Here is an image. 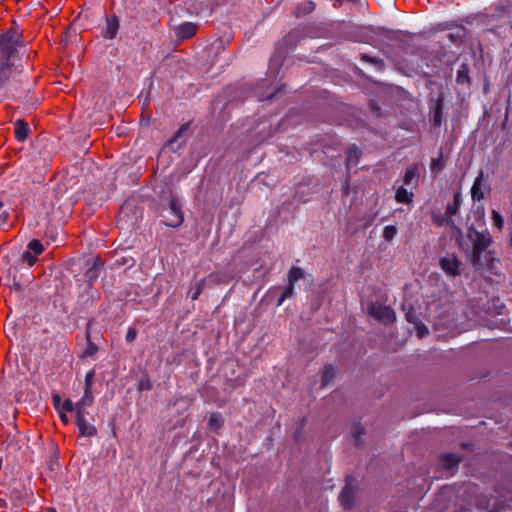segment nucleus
I'll return each instance as SVG.
<instances>
[{"mask_svg": "<svg viewBox=\"0 0 512 512\" xmlns=\"http://www.w3.org/2000/svg\"><path fill=\"white\" fill-rule=\"evenodd\" d=\"M18 35L7 31L0 35V101L7 95V87L12 76L11 59L18 48Z\"/></svg>", "mask_w": 512, "mask_h": 512, "instance_id": "1", "label": "nucleus"}, {"mask_svg": "<svg viewBox=\"0 0 512 512\" xmlns=\"http://www.w3.org/2000/svg\"><path fill=\"white\" fill-rule=\"evenodd\" d=\"M164 222L167 226L178 227L183 223L184 216L181 210V205L177 200L172 199L169 207L163 214Z\"/></svg>", "mask_w": 512, "mask_h": 512, "instance_id": "2", "label": "nucleus"}, {"mask_svg": "<svg viewBox=\"0 0 512 512\" xmlns=\"http://www.w3.org/2000/svg\"><path fill=\"white\" fill-rule=\"evenodd\" d=\"M368 313L370 316L386 324L394 322L396 318L394 311L389 306L379 303H371L368 306Z\"/></svg>", "mask_w": 512, "mask_h": 512, "instance_id": "3", "label": "nucleus"}, {"mask_svg": "<svg viewBox=\"0 0 512 512\" xmlns=\"http://www.w3.org/2000/svg\"><path fill=\"white\" fill-rule=\"evenodd\" d=\"M439 264L441 269L449 276H457L460 274V262L456 256L449 254L440 258Z\"/></svg>", "mask_w": 512, "mask_h": 512, "instance_id": "4", "label": "nucleus"}, {"mask_svg": "<svg viewBox=\"0 0 512 512\" xmlns=\"http://www.w3.org/2000/svg\"><path fill=\"white\" fill-rule=\"evenodd\" d=\"M488 189L487 184L484 180V173L480 171L478 176L475 178L474 183L471 187V197L474 202L481 201L485 197V193Z\"/></svg>", "mask_w": 512, "mask_h": 512, "instance_id": "5", "label": "nucleus"}, {"mask_svg": "<svg viewBox=\"0 0 512 512\" xmlns=\"http://www.w3.org/2000/svg\"><path fill=\"white\" fill-rule=\"evenodd\" d=\"M489 246V240L483 234L475 233V242L473 246V262H477L480 258V253Z\"/></svg>", "mask_w": 512, "mask_h": 512, "instance_id": "6", "label": "nucleus"}, {"mask_svg": "<svg viewBox=\"0 0 512 512\" xmlns=\"http://www.w3.org/2000/svg\"><path fill=\"white\" fill-rule=\"evenodd\" d=\"M175 34L181 39L189 38L195 35L197 26L192 22L182 23L174 28Z\"/></svg>", "mask_w": 512, "mask_h": 512, "instance_id": "7", "label": "nucleus"}, {"mask_svg": "<svg viewBox=\"0 0 512 512\" xmlns=\"http://www.w3.org/2000/svg\"><path fill=\"white\" fill-rule=\"evenodd\" d=\"M462 204V196L460 193H455L453 198V203L449 204L445 211V216L447 218L446 222L448 224H453L452 216L456 215Z\"/></svg>", "mask_w": 512, "mask_h": 512, "instance_id": "8", "label": "nucleus"}, {"mask_svg": "<svg viewBox=\"0 0 512 512\" xmlns=\"http://www.w3.org/2000/svg\"><path fill=\"white\" fill-rule=\"evenodd\" d=\"M353 496H354V488H353L351 482L347 481L346 485L342 489L340 496H339L341 505L345 508H349L352 504Z\"/></svg>", "mask_w": 512, "mask_h": 512, "instance_id": "9", "label": "nucleus"}, {"mask_svg": "<svg viewBox=\"0 0 512 512\" xmlns=\"http://www.w3.org/2000/svg\"><path fill=\"white\" fill-rule=\"evenodd\" d=\"M14 132L16 139L23 142L28 137L29 127L23 120L19 119L15 123Z\"/></svg>", "mask_w": 512, "mask_h": 512, "instance_id": "10", "label": "nucleus"}, {"mask_svg": "<svg viewBox=\"0 0 512 512\" xmlns=\"http://www.w3.org/2000/svg\"><path fill=\"white\" fill-rule=\"evenodd\" d=\"M119 28V24L116 18H108L106 23L105 31L103 35L106 39H112L115 37Z\"/></svg>", "mask_w": 512, "mask_h": 512, "instance_id": "11", "label": "nucleus"}, {"mask_svg": "<svg viewBox=\"0 0 512 512\" xmlns=\"http://www.w3.org/2000/svg\"><path fill=\"white\" fill-rule=\"evenodd\" d=\"M361 156V151L357 147L353 146L347 151L346 160H347V168L350 169L351 166L357 165L359 158Z\"/></svg>", "mask_w": 512, "mask_h": 512, "instance_id": "12", "label": "nucleus"}, {"mask_svg": "<svg viewBox=\"0 0 512 512\" xmlns=\"http://www.w3.org/2000/svg\"><path fill=\"white\" fill-rule=\"evenodd\" d=\"M413 196L414 195L411 191H408L404 187H399L396 190L395 199L399 203L409 204L412 202Z\"/></svg>", "mask_w": 512, "mask_h": 512, "instance_id": "13", "label": "nucleus"}, {"mask_svg": "<svg viewBox=\"0 0 512 512\" xmlns=\"http://www.w3.org/2000/svg\"><path fill=\"white\" fill-rule=\"evenodd\" d=\"M204 285H205V281L203 279L196 281L194 284L191 285V287L188 291V296L192 300L198 299V297L202 293Z\"/></svg>", "mask_w": 512, "mask_h": 512, "instance_id": "14", "label": "nucleus"}, {"mask_svg": "<svg viewBox=\"0 0 512 512\" xmlns=\"http://www.w3.org/2000/svg\"><path fill=\"white\" fill-rule=\"evenodd\" d=\"M92 403H93L92 393L87 395L86 392H84L82 399L80 401L76 402V412L85 413V409L87 407H90L92 405Z\"/></svg>", "mask_w": 512, "mask_h": 512, "instance_id": "15", "label": "nucleus"}, {"mask_svg": "<svg viewBox=\"0 0 512 512\" xmlns=\"http://www.w3.org/2000/svg\"><path fill=\"white\" fill-rule=\"evenodd\" d=\"M459 462V459L453 454H446L441 458L443 467L447 470L454 469Z\"/></svg>", "mask_w": 512, "mask_h": 512, "instance_id": "16", "label": "nucleus"}, {"mask_svg": "<svg viewBox=\"0 0 512 512\" xmlns=\"http://www.w3.org/2000/svg\"><path fill=\"white\" fill-rule=\"evenodd\" d=\"M418 177V169L416 166L409 167L404 175V184L410 185Z\"/></svg>", "mask_w": 512, "mask_h": 512, "instance_id": "17", "label": "nucleus"}, {"mask_svg": "<svg viewBox=\"0 0 512 512\" xmlns=\"http://www.w3.org/2000/svg\"><path fill=\"white\" fill-rule=\"evenodd\" d=\"M223 417L219 413H212L209 417V427L218 430L223 424Z\"/></svg>", "mask_w": 512, "mask_h": 512, "instance_id": "18", "label": "nucleus"}, {"mask_svg": "<svg viewBox=\"0 0 512 512\" xmlns=\"http://www.w3.org/2000/svg\"><path fill=\"white\" fill-rule=\"evenodd\" d=\"M303 277V271L299 267H293L288 273V283L293 284Z\"/></svg>", "mask_w": 512, "mask_h": 512, "instance_id": "19", "label": "nucleus"}, {"mask_svg": "<svg viewBox=\"0 0 512 512\" xmlns=\"http://www.w3.org/2000/svg\"><path fill=\"white\" fill-rule=\"evenodd\" d=\"M78 429H79L80 435L84 436V437L94 436L97 432L95 426L90 423H85L84 425L80 426Z\"/></svg>", "mask_w": 512, "mask_h": 512, "instance_id": "20", "label": "nucleus"}, {"mask_svg": "<svg viewBox=\"0 0 512 512\" xmlns=\"http://www.w3.org/2000/svg\"><path fill=\"white\" fill-rule=\"evenodd\" d=\"M44 250L42 243L36 239H33L28 244V251L33 253L35 256L40 255Z\"/></svg>", "mask_w": 512, "mask_h": 512, "instance_id": "21", "label": "nucleus"}, {"mask_svg": "<svg viewBox=\"0 0 512 512\" xmlns=\"http://www.w3.org/2000/svg\"><path fill=\"white\" fill-rule=\"evenodd\" d=\"M491 220H492V225L495 226L499 231H501L503 229L504 221H503L501 214L498 211L492 210Z\"/></svg>", "mask_w": 512, "mask_h": 512, "instance_id": "22", "label": "nucleus"}, {"mask_svg": "<svg viewBox=\"0 0 512 512\" xmlns=\"http://www.w3.org/2000/svg\"><path fill=\"white\" fill-rule=\"evenodd\" d=\"M94 376V370L88 371L85 375L84 392H86L87 395L92 393V384Z\"/></svg>", "mask_w": 512, "mask_h": 512, "instance_id": "23", "label": "nucleus"}, {"mask_svg": "<svg viewBox=\"0 0 512 512\" xmlns=\"http://www.w3.org/2000/svg\"><path fill=\"white\" fill-rule=\"evenodd\" d=\"M293 290H294V285L288 283L287 287L284 289V291L282 292L281 296L279 297V299L277 301V306H281L287 298L291 297L293 294Z\"/></svg>", "mask_w": 512, "mask_h": 512, "instance_id": "24", "label": "nucleus"}, {"mask_svg": "<svg viewBox=\"0 0 512 512\" xmlns=\"http://www.w3.org/2000/svg\"><path fill=\"white\" fill-rule=\"evenodd\" d=\"M397 234V228L394 225H387L383 229V238L387 241L392 240Z\"/></svg>", "mask_w": 512, "mask_h": 512, "instance_id": "25", "label": "nucleus"}, {"mask_svg": "<svg viewBox=\"0 0 512 512\" xmlns=\"http://www.w3.org/2000/svg\"><path fill=\"white\" fill-rule=\"evenodd\" d=\"M469 79L468 77V67L466 65H462L461 69L457 72V82L458 83H464L467 82Z\"/></svg>", "mask_w": 512, "mask_h": 512, "instance_id": "26", "label": "nucleus"}, {"mask_svg": "<svg viewBox=\"0 0 512 512\" xmlns=\"http://www.w3.org/2000/svg\"><path fill=\"white\" fill-rule=\"evenodd\" d=\"M334 368L332 366H326L323 371L322 379L323 383L327 384L334 376Z\"/></svg>", "mask_w": 512, "mask_h": 512, "instance_id": "27", "label": "nucleus"}, {"mask_svg": "<svg viewBox=\"0 0 512 512\" xmlns=\"http://www.w3.org/2000/svg\"><path fill=\"white\" fill-rule=\"evenodd\" d=\"M22 258L24 261L27 262V264L31 267L33 266L35 263H36V256L35 255H32V253L30 251H24L23 254H22Z\"/></svg>", "mask_w": 512, "mask_h": 512, "instance_id": "28", "label": "nucleus"}, {"mask_svg": "<svg viewBox=\"0 0 512 512\" xmlns=\"http://www.w3.org/2000/svg\"><path fill=\"white\" fill-rule=\"evenodd\" d=\"M63 410L67 412H75L76 413V403H73L71 400L67 399L63 403Z\"/></svg>", "mask_w": 512, "mask_h": 512, "instance_id": "29", "label": "nucleus"}, {"mask_svg": "<svg viewBox=\"0 0 512 512\" xmlns=\"http://www.w3.org/2000/svg\"><path fill=\"white\" fill-rule=\"evenodd\" d=\"M75 421H76V426L79 428L80 426L84 425L85 423H88L86 421V417H85V413H82V412H76L75 414Z\"/></svg>", "mask_w": 512, "mask_h": 512, "instance_id": "30", "label": "nucleus"}, {"mask_svg": "<svg viewBox=\"0 0 512 512\" xmlns=\"http://www.w3.org/2000/svg\"><path fill=\"white\" fill-rule=\"evenodd\" d=\"M139 390H150L152 388V383L148 378H144L139 382L138 385Z\"/></svg>", "mask_w": 512, "mask_h": 512, "instance_id": "31", "label": "nucleus"}, {"mask_svg": "<svg viewBox=\"0 0 512 512\" xmlns=\"http://www.w3.org/2000/svg\"><path fill=\"white\" fill-rule=\"evenodd\" d=\"M441 118H442V111L440 105H438L436 111L433 115V123L434 125L438 126L441 124Z\"/></svg>", "mask_w": 512, "mask_h": 512, "instance_id": "32", "label": "nucleus"}, {"mask_svg": "<svg viewBox=\"0 0 512 512\" xmlns=\"http://www.w3.org/2000/svg\"><path fill=\"white\" fill-rule=\"evenodd\" d=\"M416 331H417V336H418L419 338H422V337H424L425 335H427V334H428V329H427V327H426L425 325H423V324H417V325H416Z\"/></svg>", "mask_w": 512, "mask_h": 512, "instance_id": "33", "label": "nucleus"}, {"mask_svg": "<svg viewBox=\"0 0 512 512\" xmlns=\"http://www.w3.org/2000/svg\"><path fill=\"white\" fill-rule=\"evenodd\" d=\"M3 202L0 200V225L4 224L8 218V213L3 210Z\"/></svg>", "mask_w": 512, "mask_h": 512, "instance_id": "34", "label": "nucleus"}, {"mask_svg": "<svg viewBox=\"0 0 512 512\" xmlns=\"http://www.w3.org/2000/svg\"><path fill=\"white\" fill-rule=\"evenodd\" d=\"M135 338H136V330L133 328H130L126 334V341L132 342Z\"/></svg>", "mask_w": 512, "mask_h": 512, "instance_id": "35", "label": "nucleus"}, {"mask_svg": "<svg viewBox=\"0 0 512 512\" xmlns=\"http://www.w3.org/2000/svg\"><path fill=\"white\" fill-rule=\"evenodd\" d=\"M313 9H314V4L312 2H308L305 4V9H304L303 13H309V12L313 11Z\"/></svg>", "mask_w": 512, "mask_h": 512, "instance_id": "36", "label": "nucleus"}, {"mask_svg": "<svg viewBox=\"0 0 512 512\" xmlns=\"http://www.w3.org/2000/svg\"><path fill=\"white\" fill-rule=\"evenodd\" d=\"M438 166V170L440 169V160H433L431 165V170L435 171L436 167Z\"/></svg>", "mask_w": 512, "mask_h": 512, "instance_id": "37", "label": "nucleus"}, {"mask_svg": "<svg viewBox=\"0 0 512 512\" xmlns=\"http://www.w3.org/2000/svg\"><path fill=\"white\" fill-rule=\"evenodd\" d=\"M60 418H61V420H62L64 423H67V422H68V417H67V415H66L64 412H61V413H60Z\"/></svg>", "mask_w": 512, "mask_h": 512, "instance_id": "38", "label": "nucleus"}, {"mask_svg": "<svg viewBox=\"0 0 512 512\" xmlns=\"http://www.w3.org/2000/svg\"><path fill=\"white\" fill-rule=\"evenodd\" d=\"M53 400H54V403H55L56 405H57V404H59V402H60V396L55 395V396L53 397Z\"/></svg>", "mask_w": 512, "mask_h": 512, "instance_id": "39", "label": "nucleus"}, {"mask_svg": "<svg viewBox=\"0 0 512 512\" xmlns=\"http://www.w3.org/2000/svg\"><path fill=\"white\" fill-rule=\"evenodd\" d=\"M510 246L512 247V234H511V237H510Z\"/></svg>", "mask_w": 512, "mask_h": 512, "instance_id": "40", "label": "nucleus"}, {"mask_svg": "<svg viewBox=\"0 0 512 512\" xmlns=\"http://www.w3.org/2000/svg\"><path fill=\"white\" fill-rule=\"evenodd\" d=\"M356 432H357V433H359V434H360V433H362V431H360V429H359V428H358V429H356Z\"/></svg>", "mask_w": 512, "mask_h": 512, "instance_id": "41", "label": "nucleus"}, {"mask_svg": "<svg viewBox=\"0 0 512 512\" xmlns=\"http://www.w3.org/2000/svg\"><path fill=\"white\" fill-rule=\"evenodd\" d=\"M47 512H56V511L53 509H49Z\"/></svg>", "mask_w": 512, "mask_h": 512, "instance_id": "42", "label": "nucleus"}]
</instances>
